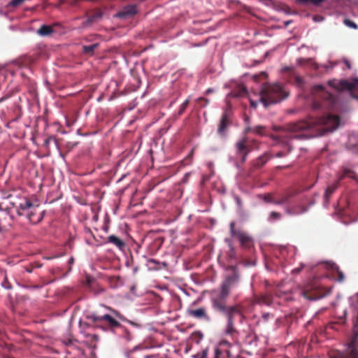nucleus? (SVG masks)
Returning a JSON list of instances; mask_svg holds the SVG:
<instances>
[{
  "mask_svg": "<svg viewBox=\"0 0 358 358\" xmlns=\"http://www.w3.org/2000/svg\"><path fill=\"white\" fill-rule=\"evenodd\" d=\"M287 96L280 85H266L264 87L261 92L260 101L265 107H267L268 103H277Z\"/></svg>",
  "mask_w": 358,
  "mask_h": 358,
  "instance_id": "nucleus-1",
  "label": "nucleus"
},
{
  "mask_svg": "<svg viewBox=\"0 0 358 358\" xmlns=\"http://www.w3.org/2000/svg\"><path fill=\"white\" fill-rule=\"evenodd\" d=\"M339 120L337 116L329 115L321 117L320 119L312 121L306 126H301L300 129L318 127L320 135L324 134L327 131H332L339 125Z\"/></svg>",
  "mask_w": 358,
  "mask_h": 358,
  "instance_id": "nucleus-2",
  "label": "nucleus"
},
{
  "mask_svg": "<svg viewBox=\"0 0 358 358\" xmlns=\"http://www.w3.org/2000/svg\"><path fill=\"white\" fill-rule=\"evenodd\" d=\"M20 213L25 215L32 222H37L41 220V211L39 210V204L37 201L31 202L28 199H24L20 203Z\"/></svg>",
  "mask_w": 358,
  "mask_h": 358,
  "instance_id": "nucleus-3",
  "label": "nucleus"
},
{
  "mask_svg": "<svg viewBox=\"0 0 358 358\" xmlns=\"http://www.w3.org/2000/svg\"><path fill=\"white\" fill-rule=\"evenodd\" d=\"M329 85L334 87L338 90H348L351 92L352 94L358 91V79H355L351 82L347 80H334L330 81Z\"/></svg>",
  "mask_w": 358,
  "mask_h": 358,
  "instance_id": "nucleus-4",
  "label": "nucleus"
},
{
  "mask_svg": "<svg viewBox=\"0 0 358 358\" xmlns=\"http://www.w3.org/2000/svg\"><path fill=\"white\" fill-rule=\"evenodd\" d=\"M93 320L95 322H104L110 327H116L120 325L119 322L113 317L109 315H104L103 316H93Z\"/></svg>",
  "mask_w": 358,
  "mask_h": 358,
  "instance_id": "nucleus-5",
  "label": "nucleus"
},
{
  "mask_svg": "<svg viewBox=\"0 0 358 358\" xmlns=\"http://www.w3.org/2000/svg\"><path fill=\"white\" fill-rule=\"evenodd\" d=\"M358 344L355 338L349 345V350L350 352V358H358V350H357Z\"/></svg>",
  "mask_w": 358,
  "mask_h": 358,
  "instance_id": "nucleus-6",
  "label": "nucleus"
},
{
  "mask_svg": "<svg viewBox=\"0 0 358 358\" xmlns=\"http://www.w3.org/2000/svg\"><path fill=\"white\" fill-rule=\"evenodd\" d=\"M52 32L51 27L48 25H43L37 30V33L41 36H48Z\"/></svg>",
  "mask_w": 358,
  "mask_h": 358,
  "instance_id": "nucleus-7",
  "label": "nucleus"
},
{
  "mask_svg": "<svg viewBox=\"0 0 358 358\" xmlns=\"http://www.w3.org/2000/svg\"><path fill=\"white\" fill-rule=\"evenodd\" d=\"M136 13V8L135 6L131 5L124 8L122 13H120V16H124L127 15H134Z\"/></svg>",
  "mask_w": 358,
  "mask_h": 358,
  "instance_id": "nucleus-8",
  "label": "nucleus"
},
{
  "mask_svg": "<svg viewBox=\"0 0 358 358\" xmlns=\"http://www.w3.org/2000/svg\"><path fill=\"white\" fill-rule=\"evenodd\" d=\"M190 314L196 317H201L205 315V310L203 308H199L194 310H191Z\"/></svg>",
  "mask_w": 358,
  "mask_h": 358,
  "instance_id": "nucleus-9",
  "label": "nucleus"
},
{
  "mask_svg": "<svg viewBox=\"0 0 358 358\" xmlns=\"http://www.w3.org/2000/svg\"><path fill=\"white\" fill-rule=\"evenodd\" d=\"M229 284H228V282L224 283L222 287L221 298L224 299V298L227 297L229 294Z\"/></svg>",
  "mask_w": 358,
  "mask_h": 358,
  "instance_id": "nucleus-10",
  "label": "nucleus"
},
{
  "mask_svg": "<svg viewBox=\"0 0 358 358\" xmlns=\"http://www.w3.org/2000/svg\"><path fill=\"white\" fill-rule=\"evenodd\" d=\"M228 123V120L227 119V117L224 115L222 117L218 131L220 133H222L224 131V129L227 127Z\"/></svg>",
  "mask_w": 358,
  "mask_h": 358,
  "instance_id": "nucleus-11",
  "label": "nucleus"
},
{
  "mask_svg": "<svg viewBox=\"0 0 358 358\" xmlns=\"http://www.w3.org/2000/svg\"><path fill=\"white\" fill-rule=\"evenodd\" d=\"M109 241L115 244L118 247H121L122 245H123V243L122 242L121 240H120L118 238H117L116 236H110L109 237Z\"/></svg>",
  "mask_w": 358,
  "mask_h": 358,
  "instance_id": "nucleus-12",
  "label": "nucleus"
},
{
  "mask_svg": "<svg viewBox=\"0 0 358 358\" xmlns=\"http://www.w3.org/2000/svg\"><path fill=\"white\" fill-rule=\"evenodd\" d=\"M97 47V44H93V45H88V46H84L83 47V49H84V51L86 52V53H90L92 52Z\"/></svg>",
  "mask_w": 358,
  "mask_h": 358,
  "instance_id": "nucleus-13",
  "label": "nucleus"
},
{
  "mask_svg": "<svg viewBox=\"0 0 358 358\" xmlns=\"http://www.w3.org/2000/svg\"><path fill=\"white\" fill-rule=\"evenodd\" d=\"M237 147L239 150H242L245 148V142L244 141H239L237 143Z\"/></svg>",
  "mask_w": 358,
  "mask_h": 358,
  "instance_id": "nucleus-14",
  "label": "nucleus"
},
{
  "mask_svg": "<svg viewBox=\"0 0 358 358\" xmlns=\"http://www.w3.org/2000/svg\"><path fill=\"white\" fill-rule=\"evenodd\" d=\"M345 23L346 25L352 27V28H357L356 24L354 22H350V20H345Z\"/></svg>",
  "mask_w": 358,
  "mask_h": 358,
  "instance_id": "nucleus-15",
  "label": "nucleus"
},
{
  "mask_svg": "<svg viewBox=\"0 0 358 358\" xmlns=\"http://www.w3.org/2000/svg\"><path fill=\"white\" fill-rule=\"evenodd\" d=\"M188 100H186L185 101H184L182 103V104L181 105V111L184 110L185 109V108L187 107V104H188Z\"/></svg>",
  "mask_w": 358,
  "mask_h": 358,
  "instance_id": "nucleus-16",
  "label": "nucleus"
},
{
  "mask_svg": "<svg viewBox=\"0 0 358 358\" xmlns=\"http://www.w3.org/2000/svg\"><path fill=\"white\" fill-rule=\"evenodd\" d=\"M337 272H338V280L339 281H342L344 279L343 274L341 271H337Z\"/></svg>",
  "mask_w": 358,
  "mask_h": 358,
  "instance_id": "nucleus-17",
  "label": "nucleus"
},
{
  "mask_svg": "<svg viewBox=\"0 0 358 358\" xmlns=\"http://www.w3.org/2000/svg\"><path fill=\"white\" fill-rule=\"evenodd\" d=\"M313 19H314V20H315V22H320V21L323 20V17H321V16H315V17H313Z\"/></svg>",
  "mask_w": 358,
  "mask_h": 358,
  "instance_id": "nucleus-18",
  "label": "nucleus"
},
{
  "mask_svg": "<svg viewBox=\"0 0 358 358\" xmlns=\"http://www.w3.org/2000/svg\"><path fill=\"white\" fill-rule=\"evenodd\" d=\"M278 217H279V215L276 213L273 212L271 213V218H272V219L277 218Z\"/></svg>",
  "mask_w": 358,
  "mask_h": 358,
  "instance_id": "nucleus-19",
  "label": "nucleus"
},
{
  "mask_svg": "<svg viewBox=\"0 0 358 358\" xmlns=\"http://www.w3.org/2000/svg\"><path fill=\"white\" fill-rule=\"evenodd\" d=\"M241 238V241L242 243H245V242H246V241L248 240V237L244 236H243V235H241V238Z\"/></svg>",
  "mask_w": 358,
  "mask_h": 358,
  "instance_id": "nucleus-20",
  "label": "nucleus"
},
{
  "mask_svg": "<svg viewBox=\"0 0 358 358\" xmlns=\"http://www.w3.org/2000/svg\"><path fill=\"white\" fill-rule=\"evenodd\" d=\"M262 129L263 128L262 127H257L255 129L257 133L262 134V131L260 130Z\"/></svg>",
  "mask_w": 358,
  "mask_h": 358,
  "instance_id": "nucleus-21",
  "label": "nucleus"
},
{
  "mask_svg": "<svg viewBox=\"0 0 358 358\" xmlns=\"http://www.w3.org/2000/svg\"><path fill=\"white\" fill-rule=\"evenodd\" d=\"M113 313H114V315H115V317L117 318L122 319V316L120 315V314L119 313H117V311L114 310Z\"/></svg>",
  "mask_w": 358,
  "mask_h": 358,
  "instance_id": "nucleus-22",
  "label": "nucleus"
},
{
  "mask_svg": "<svg viewBox=\"0 0 358 358\" xmlns=\"http://www.w3.org/2000/svg\"><path fill=\"white\" fill-rule=\"evenodd\" d=\"M250 104L252 107L255 108L257 106V102H255V101L250 99Z\"/></svg>",
  "mask_w": 358,
  "mask_h": 358,
  "instance_id": "nucleus-23",
  "label": "nucleus"
},
{
  "mask_svg": "<svg viewBox=\"0 0 358 358\" xmlns=\"http://www.w3.org/2000/svg\"><path fill=\"white\" fill-rule=\"evenodd\" d=\"M333 192V190H330L329 189H327L326 191V194L327 195L329 193L331 194Z\"/></svg>",
  "mask_w": 358,
  "mask_h": 358,
  "instance_id": "nucleus-24",
  "label": "nucleus"
},
{
  "mask_svg": "<svg viewBox=\"0 0 358 358\" xmlns=\"http://www.w3.org/2000/svg\"><path fill=\"white\" fill-rule=\"evenodd\" d=\"M230 226H231V231H233L234 224V223H231Z\"/></svg>",
  "mask_w": 358,
  "mask_h": 358,
  "instance_id": "nucleus-25",
  "label": "nucleus"
},
{
  "mask_svg": "<svg viewBox=\"0 0 358 358\" xmlns=\"http://www.w3.org/2000/svg\"><path fill=\"white\" fill-rule=\"evenodd\" d=\"M317 87L318 89H320V90H322V86H321V85H318V86H317Z\"/></svg>",
  "mask_w": 358,
  "mask_h": 358,
  "instance_id": "nucleus-26",
  "label": "nucleus"
},
{
  "mask_svg": "<svg viewBox=\"0 0 358 358\" xmlns=\"http://www.w3.org/2000/svg\"><path fill=\"white\" fill-rule=\"evenodd\" d=\"M357 99H358V97H357Z\"/></svg>",
  "mask_w": 358,
  "mask_h": 358,
  "instance_id": "nucleus-27",
  "label": "nucleus"
}]
</instances>
